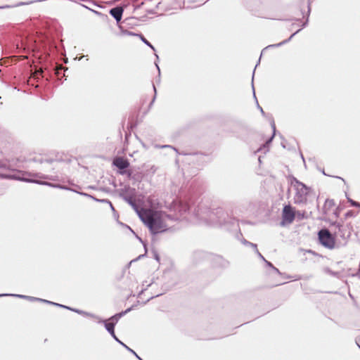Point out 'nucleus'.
<instances>
[{
  "instance_id": "nucleus-1",
  "label": "nucleus",
  "mask_w": 360,
  "mask_h": 360,
  "mask_svg": "<svg viewBox=\"0 0 360 360\" xmlns=\"http://www.w3.org/2000/svg\"><path fill=\"white\" fill-rule=\"evenodd\" d=\"M139 215L153 234L162 233L167 230V221L169 216L165 212L153 209L141 208L139 211Z\"/></svg>"
},
{
  "instance_id": "nucleus-2",
  "label": "nucleus",
  "mask_w": 360,
  "mask_h": 360,
  "mask_svg": "<svg viewBox=\"0 0 360 360\" xmlns=\"http://www.w3.org/2000/svg\"><path fill=\"white\" fill-rule=\"evenodd\" d=\"M294 188L295 190L293 197L294 203L297 205L307 204L309 198L313 194L312 188L299 181H295Z\"/></svg>"
},
{
  "instance_id": "nucleus-3",
  "label": "nucleus",
  "mask_w": 360,
  "mask_h": 360,
  "mask_svg": "<svg viewBox=\"0 0 360 360\" xmlns=\"http://www.w3.org/2000/svg\"><path fill=\"white\" fill-rule=\"evenodd\" d=\"M320 243L326 248L333 249L335 246V237L328 229H321L318 233Z\"/></svg>"
},
{
  "instance_id": "nucleus-4",
  "label": "nucleus",
  "mask_w": 360,
  "mask_h": 360,
  "mask_svg": "<svg viewBox=\"0 0 360 360\" xmlns=\"http://www.w3.org/2000/svg\"><path fill=\"white\" fill-rule=\"evenodd\" d=\"M296 217V211L290 205H285L282 211V219L284 223L291 224Z\"/></svg>"
},
{
  "instance_id": "nucleus-5",
  "label": "nucleus",
  "mask_w": 360,
  "mask_h": 360,
  "mask_svg": "<svg viewBox=\"0 0 360 360\" xmlns=\"http://www.w3.org/2000/svg\"><path fill=\"white\" fill-rule=\"evenodd\" d=\"M113 165L120 169H124L129 166V162L122 157H117L113 160Z\"/></svg>"
},
{
  "instance_id": "nucleus-6",
  "label": "nucleus",
  "mask_w": 360,
  "mask_h": 360,
  "mask_svg": "<svg viewBox=\"0 0 360 360\" xmlns=\"http://www.w3.org/2000/svg\"><path fill=\"white\" fill-rule=\"evenodd\" d=\"M123 13V8L122 7H115L110 11V13L112 15L115 20L119 22L120 21Z\"/></svg>"
},
{
  "instance_id": "nucleus-7",
  "label": "nucleus",
  "mask_w": 360,
  "mask_h": 360,
  "mask_svg": "<svg viewBox=\"0 0 360 360\" xmlns=\"http://www.w3.org/2000/svg\"><path fill=\"white\" fill-rule=\"evenodd\" d=\"M43 72V70L41 69H39V70L35 71L32 76L29 79L28 84H31L33 85L32 79H38L39 76H41V74Z\"/></svg>"
},
{
  "instance_id": "nucleus-8",
  "label": "nucleus",
  "mask_w": 360,
  "mask_h": 360,
  "mask_svg": "<svg viewBox=\"0 0 360 360\" xmlns=\"http://www.w3.org/2000/svg\"><path fill=\"white\" fill-rule=\"evenodd\" d=\"M115 323L114 322H109L105 323V328L115 338L114 328H115Z\"/></svg>"
},
{
  "instance_id": "nucleus-9",
  "label": "nucleus",
  "mask_w": 360,
  "mask_h": 360,
  "mask_svg": "<svg viewBox=\"0 0 360 360\" xmlns=\"http://www.w3.org/2000/svg\"><path fill=\"white\" fill-rule=\"evenodd\" d=\"M126 33L129 35H133V36H139L141 39L147 45L150 46H152L150 45V44L149 43V41L142 35V34H134L133 32H128L127 31Z\"/></svg>"
},
{
  "instance_id": "nucleus-10",
  "label": "nucleus",
  "mask_w": 360,
  "mask_h": 360,
  "mask_svg": "<svg viewBox=\"0 0 360 360\" xmlns=\"http://www.w3.org/2000/svg\"><path fill=\"white\" fill-rule=\"evenodd\" d=\"M296 217L299 219H304L306 217V212L305 211H297L296 212Z\"/></svg>"
},
{
  "instance_id": "nucleus-11",
  "label": "nucleus",
  "mask_w": 360,
  "mask_h": 360,
  "mask_svg": "<svg viewBox=\"0 0 360 360\" xmlns=\"http://www.w3.org/2000/svg\"><path fill=\"white\" fill-rule=\"evenodd\" d=\"M348 202L351 204L352 206L360 207V203L353 200L351 198H348Z\"/></svg>"
},
{
  "instance_id": "nucleus-12",
  "label": "nucleus",
  "mask_w": 360,
  "mask_h": 360,
  "mask_svg": "<svg viewBox=\"0 0 360 360\" xmlns=\"http://www.w3.org/2000/svg\"><path fill=\"white\" fill-rule=\"evenodd\" d=\"M354 216H355V214H354V211H352V210H349L345 213L346 218H350V217H353Z\"/></svg>"
},
{
  "instance_id": "nucleus-13",
  "label": "nucleus",
  "mask_w": 360,
  "mask_h": 360,
  "mask_svg": "<svg viewBox=\"0 0 360 360\" xmlns=\"http://www.w3.org/2000/svg\"><path fill=\"white\" fill-rule=\"evenodd\" d=\"M117 316L120 317V316H121V314H117V315H116V316H112V317L111 318V319H112V320L115 319V321L117 322V319H118Z\"/></svg>"
},
{
  "instance_id": "nucleus-14",
  "label": "nucleus",
  "mask_w": 360,
  "mask_h": 360,
  "mask_svg": "<svg viewBox=\"0 0 360 360\" xmlns=\"http://www.w3.org/2000/svg\"><path fill=\"white\" fill-rule=\"evenodd\" d=\"M59 73H60V71H59V69H58V68H56V75H59Z\"/></svg>"
},
{
  "instance_id": "nucleus-15",
  "label": "nucleus",
  "mask_w": 360,
  "mask_h": 360,
  "mask_svg": "<svg viewBox=\"0 0 360 360\" xmlns=\"http://www.w3.org/2000/svg\"><path fill=\"white\" fill-rule=\"evenodd\" d=\"M56 68H58L59 70H62L63 68V66L60 65V66L57 67Z\"/></svg>"
}]
</instances>
